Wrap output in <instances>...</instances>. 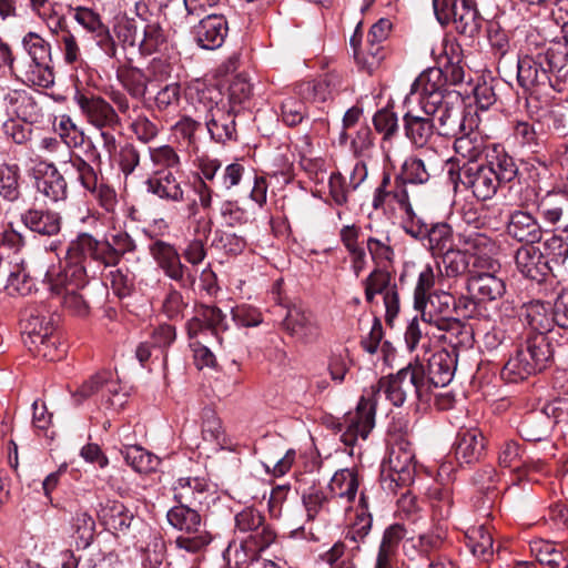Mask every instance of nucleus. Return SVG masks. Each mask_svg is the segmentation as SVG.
Segmentation results:
<instances>
[{
  "instance_id": "f257e3e1",
  "label": "nucleus",
  "mask_w": 568,
  "mask_h": 568,
  "mask_svg": "<svg viewBox=\"0 0 568 568\" xmlns=\"http://www.w3.org/2000/svg\"><path fill=\"white\" fill-rule=\"evenodd\" d=\"M415 88L420 89L416 98L420 110L437 120L439 135L454 138L462 132L473 131L477 120L470 109H466L462 97L456 91L442 89V71L438 69L422 73L415 80Z\"/></svg>"
},
{
  "instance_id": "f03ea898",
  "label": "nucleus",
  "mask_w": 568,
  "mask_h": 568,
  "mask_svg": "<svg viewBox=\"0 0 568 568\" xmlns=\"http://www.w3.org/2000/svg\"><path fill=\"white\" fill-rule=\"evenodd\" d=\"M185 97L197 116L204 120L213 141L225 143L235 138V115L219 89L196 80L187 87Z\"/></svg>"
},
{
  "instance_id": "7ed1b4c3",
  "label": "nucleus",
  "mask_w": 568,
  "mask_h": 568,
  "mask_svg": "<svg viewBox=\"0 0 568 568\" xmlns=\"http://www.w3.org/2000/svg\"><path fill=\"white\" fill-rule=\"evenodd\" d=\"M97 262L104 267H111L108 243L99 241L89 233H82L71 242L67 251L65 265L49 268V276L58 277L62 283L85 286L90 276H95L91 263Z\"/></svg>"
},
{
  "instance_id": "20e7f679",
  "label": "nucleus",
  "mask_w": 568,
  "mask_h": 568,
  "mask_svg": "<svg viewBox=\"0 0 568 568\" xmlns=\"http://www.w3.org/2000/svg\"><path fill=\"white\" fill-rule=\"evenodd\" d=\"M525 339L516 353L505 364L501 376L507 382L517 383L545 369L552 357L550 343L541 333H525Z\"/></svg>"
},
{
  "instance_id": "39448f33",
  "label": "nucleus",
  "mask_w": 568,
  "mask_h": 568,
  "mask_svg": "<svg viewBox=\"0 0 568 568\" xmlns=\"http://www.w3.org/2000/svg\"><path fill=\"white\" fill-rule=\"evenodd\" d=\"M375 396L383 392L386 398L396 407H400L408 398L429 400L430 397L423 384V363L415 361L386 378L379 379L376 386Z\"/></svg>"
},
{
  "instance_id": "423d86ee",
  "label": "nucleus",
  "mask_w": 568,
  "mask_h": 568,
  "mask_svg": "<svg viewBox=\"0 0 568 568\" xmlns=\"http://www.w3.org/2000/svg\"><path fill=\"white\" fill-rule=\"evenodd\" d=\"M420 312L422 322L436 327L445 334L438 338L449 344L464 343L466 336H458L465 332L463 323L452 317L455 308V298L446 292H434L420 305L415 307Z\"/></svg>"
},
{
  "instance_id": "0eeeda50",
  "label": "nucleus",
  "mask_w": 568,
  "mask_h": 568,
  "mask_svg": "<svg viewBox=\"0 0 568 568\" xmlns=\"http://www.w3.org/2000/svg\"><path fill=\"white\" fill-rule=\"evenodd\" d=\"M166 519L174 529L182 532L174 541L178 550L197 554L212 541L211 534L206 530L199 511L194 507L173 506L169 509Z\"/></svg>"
},
{
  "instance_id": "6e6552de",
  "label": "nucleus",
  "mask_w": 568,
  "mask_h": 568,
  "mask_svg": "<svg viewBox=\"0 0 568 568\" xmlns=\"http://www.w3.org/2000/svg\"><path fill=\"white\" fill-rule=\"evenodd\" d=\"M415 475V453L410 443L400 438L392 445L387 464L382 470L383 488L395 493L397 488L410 485Z\"/></svg>"
},
{
  "instance_id": "1a4fd4ad",
  "label": "nucleus",
  "mask_w": 568,
  "mask_h": 568,
  "mask_svg": "<svg viewBox=\"0 0 568 568\" xmlns=\"http://www.w3.org/2000/svg\"><path fill=\"white\" fill-rule=\"evenodd\" d=\"M375 390H366L354 412H348L339 424L341 440L346 446H354L361 438L365 440L375 426Z\"/></svg>"
},
{
  "instance_id": "9d476101",
  "label": "nucleus",
  "mask_w": 568,
  "mask_h": 568,
  "mask_svg": "<svg viewBox=\"0 0 568 568\" xmlns=\"http://www.w3.org/2000/svg\"><path fill=\"white\" fill-rule=\"evenodd\" d=\"M419 94L420 89L415 88L414 81L404 100L406 111L403 115L405 135L416 148L427 145L435 132L434 119L420 110V104L416 100Z\"/></svg>"
},
{
  "instance_id": "9b49d317",
  "label": "nucleus",
  "mask_w": 568,
  "mask_h": 568,
  "mask_svg": "<svg viewBox=\"0 0 568 568\" xmlns=\"http://www.w3.org/2000/svg\"><path fill=\"white\" fill-rule=\"evenodd\" d=\"M546 58L541 57L531 39L528 40L527 52L518 60L517 80L525 90L551 88L554 79L547 67Z\"/></svg>"
},
{
  "instance_id": "f8f14e48",
  "label": "nucleus",
  "mask_w": 568,
  "mask_h": 568,
  "mask_svg": "<svg viewBox=\"0 0 568 568\" xmlns=\"http://www.w3.org/2000/svg\"><path fill=\"white\" fill-rule=\"evenodd\" d=\"M149 251L159 267L171 280L182 286H189L194 283L195 277L189 271L190 268L182 264L180 254L173 244L156 240L150 244Z\"/></svg>"
},
{
  "instance_id": "ddd939ff",
  "label": "nucleus",
  "mask_w": 568,
  "mask_h": 568,
  "mask_svg": "<svg viewBox=\"0 0 568 568\" xmlns=\"http://www.w3.org/2000/svg\"><path fill=\"white\" fill-rule=\"evenodd\" d=\"M74 101L88 121L95 128H116L121 124L115 109L106 100L99 95H88L77 91Z\"/></svg>"
},
{
  "instance_id": "4468645a",
  "label": "nucleus",
  "mask_w": 568,
  "mask_h": 568,
  "mask_svg": "<svg viewBox=\"0 0 568 568\" xmlns=\"http://www.w3.org/2000/svg\"><path fill=\"white\" fill-rule=\"evenodd\" d=\"M456 362L455 354L440 349L430 355L426 366L423 364V384L429 397L434 388H443L453 381Z\"/></svg>"
},
{
  "instance_id": "2eb2a0df",
  "label": "nucleus",
  "mask_w": 568,
  "mask_h": 568,
  "mask_svg": "<svg viewBox=\"0 0 568 568\" xmlns=\"http://www.w3.org/2000/svg\"><path fill=\"white\" fill-rule=\"evenodd\" d=\"M237 531L248 534L243 541L253 547L254 550H262L268 547L274 538V532L264 525L263 515L254 508H245L235 516Z\"/></svg>"
},
{
  "instance_id": "dca6fc26",
  "label": "nucleus",
  "mask_w": 568,
  "mask_h": 568,
  "mask_svg": "<svg viewBox=\"0 0 568 568\" xmlns=\"http://www.w3.org/2000/svg\"><path fill=\"white\" fill-rule=\"evenodd\" d=\"M397 204L403 212L412 206L410 191L398 175L393 180L389 173L384 172L379 185L376 187L372 206L375 210H385L387 205Z\"/></svg>"
},
{
  "instance_id": "f3484780",
  "label": "nucleus",
  "mask_w": 568,
  "mask_h": 568,
  "mask_svg": "<svg viewBox=\"0 0 568 568\" xmlns=\"http://www.w3.org/2000/svg\"><path fill=\"white\" fill-rule=\"evenodd\" d=\"M32 174L36 190L42 196L54 203L67 199V181L54 163L40 162Z\"/></svg>"
},
{
  "instance_id": "a211bd4d",
  "label": "nucleus",
  "mask_w": 568,
  "mask_h": 568,
  "mask_svg": "<svg viewBox=\"0 0 568 568\" xmlns=\"http://www.w3.org/2000/svg\"><path fill=\"white\" fill-rule=\"evenodd\" d=\"M541 57L546 58L547 67L554 79V91L564 90V84L568 78V41L562 39L549 42H535Z\"/></svg>"
},
{
  "instance_id": "6ab92c4d",
  "label": "nucleus",
  "mask_w": 568,
  "mask_h": 568,
  "mask_svg": "<svg viewBox=\"0 0 568 568\" xmlns=\"http://www.w3.org/2000/svg\"><path fill=\"white\" fill-rule=\"evenodd\" d=\"M283 328L302 343H313L321 336V326L315 315L297 306L287 310Z\"/></svg>"
},
{
  "instance_id": "aec40b11",
  "label": "nucleus",
  "mask_w": 568,
  "mask_h": 568,
  "mask_svg": "<svg viewBox=\"0 0 568 568\" xmlns=\"http://www.w3.org/2000/svg\"><path fill=\"white\" fill-rule=\"evenodd\" d=\"M506 232L513 240L526 245L539 243L542 239L540 223L526 210L510 212L506 224Z\"/></svg>"
},
{
  "instance_id": "412c9836",
  "label": "nucleus",
  "mask_w": 568,
  "mask_h": 568,
  "mask_svg": "<svg viewBox=\"0 0 568 568\" xmlns=\"http://www.w3.org/2000/svg\"><path fill=\"white\" fill-rule=\"evenodd\" d=\"M462 183L471 190L478 200L491 199L498 189L503 185L495 178L490 170H486L481 164H468L462 174Z\"/></svg>"
},
{
  "instance_id": "4be33fe9",
  "label": "nucleus",
  "mask_w": 568,
  "mask_h": 568,
  "mask_svg": "<svg viewBox=\"0 0 568 568\" xmlns=\"http://www.w3.org/2000/svg\"><path fill=\"white\" fill-rule=\"evenodd\" d=\"M515 262L517 270L532 281L542 282L552 272V267L542 252L534 244L519 247L515 255Z\"/></svg>"
},
{
  "instance_id": "5701e85b",
  "label": "nucleus",
  "mask_w": 568,
  "mask_h": 568,
  "mask_svg": "<svg viewBox=\"0 0 568 568\" xmlns=\"http://www.w3.org/2000/svg\"><path fill=\"white\" fill-rule=\"evenodd\" d=\"M227 22L223 16L207 14L193 28L196 43L206 50L220 48L227 36Z\"/></svg>"
},
{
  "instance_id": "b1692460",
  "label": "nucleus",
  "mask_w": 568,
  "mask_h": 568,
  "mask_svg": "<svg viewBox=\"0 0 568 568\" xmlns=\"http://www.w3.org/2000/svg\"><path fill=\"white\" fill-rule=\"evenodd\" d=\"M22 224L41 236H55L62 227L60 213L44 207H30L21 214Z\"/></svg>"
},
{
  "instance_id": "393cba45",
  "label": "nucleus",
  "mask_w": 568,
  "mask_h": 568,
  "mask_svg": "<svg viewBox=\"0 0 568 568\" xmlns=\"http://www.w3.org/2000/svg\"><path fill=\"white\" fill-rule=\"evenodd\" d=\"M146 191L159 199L181 203L184 201V190L173 171L154 170L145 181Z\"/></svg>"
},
{
  "instance_id": "a878e982",
  "label": "nucleus",
  "mask_w": 568,
  "mask_h": 568,
  "mask_svg": "<svg viewBox=\"0 0 568 568\" xmlns=\"http://www.w3.org/2000/svg\"><path fill=\"white\" fill-rule=\"evenodd\" d=\"M467 288L473 298L479 303L495 301L505 293V283L491 272L473 274L467 282Z\"/></svg>"
},
{
  "instance_id": "bb28decb",
  "label": "nucleus",
  "mask_w": 568,
  "mask_h": 568,
  "mask_svg": "<svg viewBox=\"0 0 568 568\" xmlns=\"http://www.w3.org/2000/svg\"><path fill=\"white\" fill-rule=\"evenodd\" d=\"M485 452V438L478 428H464L457 434L455 457L460 465L478 462Z\"/></svg>"
},
{
  "instance_id": "cd10ccee",
  "label": "nucleus",
  "mask_w": 568,
  "mask_h": 568,
  "mask_svg": "<svg viewBox=\"0 0 568 568\" xmlns=\"http://www.w3.org/2000/svg\"><path fill=\"white\" fill-rule=\"evenodd\" d=\"M557 409H562V407L549 404L542 412L526 417L518 428L520 436L528 442H540L547 438L555 423L550 418V413L555 414Z\"/></svg>"
},
{
  "instance_id": "c85d7f7f",
  "label": "nucleus",
  "mask_w": 568,
  "mask_h": 568,
  "mask_svg": "<svg viewBox=\"0 0 568 568\" xmlns=\"http://www.w3.org/2000/svg\"><path fill=\"white\" fill-rule=\"evenodd\" d=\"M98 516L101 524L114 534H126L134 520L133 514L116 500H108L101 505Z\"/></svg>"
},
{
  "instance_id": "c756f323",
  "label": "nucleus",
  "mask_w": 568,
  "mask_h": 568,
  "mask_svg": "<svg viewBox=\"0 0 568 568\" xmlns=\"http://www.w3.org/2000/svg\"><path fill=\"white\" fill-rule=\"evenodd\" d=\"M537 196L538 194L534 189L527 187L521 205L529 207L531 204H536L537 210L546 222L550 224L559 222L564 214V196L555 192H547L540 200H537Z\"/></svg>"
},
{
  "instance_id": "7c9ffc66",
  "label": "nucleus",
  "mask_w": 568,
  "mask_h": 568,
  "mask_svg": "<svg viewBox=\"0 0 568 568\" xmlns=\"http://www.w3.org/2000/svg\"><path fill=\"white\" fill-rule=\"evenodd\" d=\"M368 506L364 494H361L359 504L356 510L355 520L348 526L344 540L342 544H346V548H351L352 551L358 550L361 542L365 540L372 529L373 518L367 511Z\"/></svg>"
},
{
  "instance_id": "2f4dec72",
  "label": "nucleus",
  "mask_w": 568,
  "mask_h": 568,
  "mask_svg": "<svg viewBox=\"0 0 568 568\" xmlns=\"http://www.w3.org/2000/svg\"><path fill=\"white\" fill-rule=\"evenodd\" d=\"M54 332V321L51 315H45L42 311H31L23 322V342L32 349L33 344L49 338Z\"/></svg>"
},
{
  "instance_id": "473e14b6",
  "label": "nucleus",
  "mask_w": 568,
  "mask_h": 568,
  "mask_svg": "<svg viewBox=\"0 0 568 568\" xmlns=\"http://www.w3.org/2000/svg\"><path fill=\"white\" fill-rule=\"evenodd\" d=\"M359 488V476L356 468H343L334 473L328 484L332 497L338 498L345 504L355 500Z\"/></svg>"
},
{
  "instance_id": "72a5a7b5",
  "label": "nucleus",
  "mask_w": 568,
  "mask_h": 568,
  "mask_svg": "<svg viewBox=\"0 0 568 568\" xmlns=\"http://www.w3.org/2000/svg\"><path fill=\"white\" fill-rule=\"evenodd\" d=\"M457 32L474 37L481 27V17L474 0H455L452 21Z\"/></svg>"
},
{
  "instance_id": "f704fd0d",
  "label": "nucleus",
  "mask_w": 568,
  "mask_h": 568,
  "mask_svg": "<svg viewBox=\"0 0 568 568\" xmlns=\"http://www.w3.org/2000/svg\"><path fill=\"white\" fill-rule=\"evenodd\" d=\"M207 487L204 478H179L173 486V498L178 505L194 507L203 503Z\"/></svg>"
},
{
  "instance_id": "c9c22d12",
  "label": "nucleus",
  "mask_w": 568,
  "mask_h": 568,
  "mask_svg": "<svg viewBox=\"0 0 568 568\" xmlns=\"http://www.w3.org/2000/svg\"><path fill=\"white\" fill-rule=\"evenodd\" d=\"M486 170H490L500 183L511 182L518 173V168L514 159L505 150L495 145L486 154V163L481 164Z\"/></svg>"
},
{
  "instance_id": "e433bc0d",
  "label": "nucleus",
  "mask_w": 568,
  "mask_h": 568,
  "mask_svg": "<svg viewBox=\"0 0 568 568\" xmlns=\"http://www.w3.org/2000/svg\"><path fill=\"white\" fill-rule=\"evenodd\" d=\"M19 78L29 87L50 88L54 83L52 60H29L20 69Z\"/></svg>"
},
{
  "instance_id": "4c0bfd02",
  "label": "nucleus",
  "mask_w": 568,
  "mask_h": 568,
  "mask_svg": "<svg viewBox=\"0 0 568 568\" xmlns=\"http://www.w3.org/2000/svg\"><path fill=\"white\" fill-rule=\"evenodd\" d=\"M44 281L53 294L63 295L62 303L67 308L72 310L79 315H84L87 313V302L83 296L78 293V290L83 286L73 285L70 281L59 283L60 281L58 277L53 278V276H49V268L45 272Z\"/></svg>"
},
{
  "instance_id": "58836bf2",
  "label": "nucleus",
  "mask_w": 568,
  "mask_h": 568,
  "mask_svg": "<svg viewBox=\"0 0 568 568\" xmlns=\"http://www.w3.org/2000/svg\"><path fill=\"white\" fill-rule=\"evenodd\" d=\"M466 545L471 554L483 561L494 556V539L485 525L471 526L465 531Z\"/></svg>"
},
{
  "instance_id": "ea45409f",
  "label": "nucleus",
  "mask_w": 568,
  "mask_h": 568,
  "mask_svg": "<svg viewBox=\"0 0 568 568\" xmlns=\"http://www.w3.org/2000/svg\"><path fill=\"white\" fill-rule=\"evenodd\" d=\"M71 536L78 548H88L95 536V520L87 510H77L70 519Z\"/></svg>"
},
{
  "instance_id": "a19ab883",
  "label": "nucleus",
  "mask_w": 568,
  "mask_h": 568,
  "mask_svg": "<svg viewBox=\"0 0 568 568\" xmlns=\"http://www.w3.org/2000/svg\"><path fill=\"white\" fill-rule=\"evenodd\" d=\"M120 453L125 463L141 474L152 473L160 465V458L140 445H124Z\"/></svg>"
},
{
  "instance_id": "79ce46f5",
  "label": "nucleus",
  "mask_w": 568,
  "mask_h": 568,
  "mask_svg": "<svg viewBox=\"0 0 568 568\" xmlns=\"http://www.w3.org/2000/svg\"><path fill=\"white\" fill-rule=\"evenodd\" d=\"M530 551L541 565L549 568H568L564 552L552 541L536 539L530 542Z\"/></svg>"
},
{
  "instance_id": "37998d69",
  "label": "nucleus",
  "mask_w": 568,
  "mask_h": 568,
  "mask_svg": "<svg viewBox=\"0 0 568 568\" xmlns=\"http://www.w3.org/2000/svg\"><path fill=\"white\" fill-rule=\"evenodd\" d=\"M455 138V152L463 159L467 160L469 164H476L475 162L480 158L485 150L483 138L473 131H466L463 135Z\"/></svg>"
},
{
  "instance_id": "c03bdc74",
  "label": "nucleus",
  "mask_w": 568,
  "mask_h": 568,
  "mask_svg": "<svg viewBox=\"0 0 568 568\" xmlns=\"http://www.w3.org/2000/svg\"><path fill=\"white\" fill-rule=\"evenodd\" d=\"M118 79L128 93L135 99L145 95L151 82L148 73L138 68H128L118 72Z\"/></svg>"
},
{
  "instance_id": "a18cd8bd",
  "label": "nucleus",
  "mask_w": 568,
  "mask_h": 568,
  "mask_svg": "<svg viewBox=\"0 0 568 568\" xmlns=\"http://www.w3.org/2000/svg\"><path fill=\"white\" fill-rule=\"evenodd\" d=\"M21 47L29 60H52L51 43L38 32H27L21 39Z\"/></svg>"
},
{
  "instance_id": "49530a36",
  "label": "nucleus",
  "mask_w": 568,
  "mask_h": 568,
  "mask_svg": "<svg viewBox=\"0 0 568 568\" xmlns=\"http://www.w3.org/2000/svg\"><path fill=\"white\" fill-rule=\"evenodd\" d=\"M405 184L416 185V184H425L429 181L430 173L425 164V162L417 156L407 158L400 172L397 174Z\"/></svg>"
},
{
  "instance_id": "de8ad7c7",
  "label": "nucleus",
  "mask_w": 568,
  "mask_h": 568,
  "mask_svg": "<svg viewBox=\"0 0 568 568\" xmlns=\"http://www.w3.org/2000/svg\"><path fill=\"white\" fill-rule=\"evenodd\" d=\"M365 300L367 303H373L377 294L383 296L388 293V290L396 286L392 284V276L388 272L375 268L364 281Z\"/></svg>"
},
{
  "instance_id": "09e8293b",
  "label": "nucleus",
  "mask_w": 568,
  "mask_h": 568,
  "mask_svg": "<svg viewBox=\"0 0 568 568\" xmlns=\"http://www.w3.org/2000/svg\"><path fill=\"white\" fill-rule=\"evenodd\" d=\"M549 305L541 302H532L526 307V320L530 326V331L526 333H541L546 335V332L550 329L552 316L550 317L548 311Z\"/></svg>"
},
{
  "instance_id": "8fccbe9b",
  "label": "nucleus",
  "mask_w": 568,
  "mask_h": 568,
  "mask_svg": "<svg viewBox=\"0 0 568 568\" xmlns=\"http://www.w3.org/2000/svg\"><path fill=\"white\" fill-rule=\"evenodd\" d=\"M432 254L438 255L453 247V232L452 227L446 223H437L429 229L425 240Z\"/></svg>"
},
{
  "instance_id": "3c124183",
  "label": "nucleus",
  "mask_w": 568,
  "mask_h": 568,
  "mask_svg": "<svg viewBox=\"0 0 568 568\" xmlns=\"http://www.w3.org/2000/svg\"><path fill=\"white\" fill-rule=\"evenodd\" d=\"M465 254L476 256L478 261H486L496 252L495 242L485 234L471 233L465 236Z\"/></svg>"
},
{
  "instance_id": "603ef678",
  "label": "nucleus",
  "mask_w": 568,
  "mask_h": 568,
  "mask_svg": "<svg viewBox=\"0 0 568 568\" xmlns=\"http://www.w3.org/2000/svg\"><path fill=\"white\" fill-rule=\"evenodd\" d=\"M392 31V22L388 19L382 18L372 26L367 40L371 43L372 61L368 63L367 70L372 72L373 68L379 63L383 55H378L379 48L376 44L385 41Z\"/></svg>"
},
{
  "instance_id": "864d4df0",
  "label": "nucleus",
  "mask_w": 568,
  "mask_h": 568,
  "mask_svg": "<svg viewBox=\"0 0 568 568\" xmlns=\"http://www.w3.org/2000/svg\"><path fill=\"white\" fill-rule=\"evenodd\" d=\"M111 266H115L125 253L133 252L136 247L134 240L124 231H118L105 240Z\"/></svg>"
},
{
  "instance_id": "5fc2aeb1",
  "label": "nucleus",
  "mask_w": 568,
  "mask_h": 568,
  "mask_svg": "<svg viewBox=\"0 0 568 568\" xmlns=\"http://www.w3.org/2000/svg\"><path fill=\"white\" fill-rule=\"evenodd\" d=\"M468 266L466 254L459 250H447L442 253L438 262L439 272L447 277H455L463 274Z\"/></svg>"
},
{
  "instance_id": "6e6d98bb",
  "label": "nucleus",
  "mask_w": 568,
  "mask_h": 568,
  "mask_svg": "<svg viewBox=\"0 0 568 568\" xmlns=\"http://www.w3.org/2000/svg\"><path fill=\"white\" fill-rule=\"evenodd\" d=\"M19 168L16 164L0 166V195L8 201H16L19 195Z\"/></svg>"
},
{
  "instance_id": "4d7b16f0",
  "label": "nucleus",
  "mask_w": 568,
  "mask_h": 568,
  "mask_svg": "<svg viewBox=\"0 0 568 568\" xmlns=\"http://www.w3.org/2000/svg\"><path fill=\"white\" fill-rule=\"evenodd\" d=\"M149 156L155 170L175 172L180 168V156L170 145L149 148Z\"/></svg>"
},
{
  "instance_id": "13d9d810",
  "label": "nucleus",
  "mask_w": 568,
  "mask_h": 568,
  "mask_svg": "<svg viewBox=\"0 0 568 568\" xmlns=\"http://www.w3.org/2000/svg\"><path fill=\"white\" fill-rule=\"evenodd\" d=\"M523 463V450L519 443L513 439L505 440L498 453L499 466L519 471L521 470Z\"/></svg>"
},
{
  "instance_id": "bf43d9fd",
  "label": "nucleus",
  "mask_w": 568,
  "mask_h": 568,
  "mask_svg": "<svg viewBox=\"0 0 568 568\" xmlns=\"http://www.w3.org/2000/svg\"><path fill=\"white\" fill-rule=\"evenodd\" d=\"M55 131L61 138V142L70 146H81L84 141L83 131L75 124L69 115H61L55 126Z\"/></svg>"
},
{
  "instance_id": "052dcab7",
  "label": "nucleus",
  "mask_w": 568,
  "mask_h": 568,
  "mask_svg": "<svg viewBox=\"0 0 568 568\" xmlns=\"http://www.w3.org/2000/svg\"><path fill=\"white\" fill-rule=\"evenodd\" d=\"M164 42L163 30L158 23H146L143 26V38L139 42L140 51L143 54H152L159 51Z\"/></svg>"
},
{
  "instance_id": "680f3d73",
  "label": "nucleus",
  "mask_w": 568,
  "mask_h": 568,
  "mask_svg": "<svg viewBox=\"0 0 568 568\" xmlns=\"http://www.w3.org/2000/svg\"><path fill=\"white\" fill-rule=\"evenodd\" d=\"M202 436L206 442L215 443L220 447L223 446L224 433L222 423L216 414L209 408L203 412Z\"/></svg>"
},
{
  "instance_id": "e2e57ef3",
  "label": "nucleus",
  "mask_w": 568,
  "mask_h": 568,
  "mask_svg": "<svg viewBox=\"0 0 568 568\" xmlns=\"http://www.w3.org/2000/svg\"><path fill=\"white\" fill-rule=\"evenodd\" d=\"M13 271L10 272L6 290L10 295H27L32 291L33 283L23 271L22 265H14Z\"/></svg>"
},
{
  "instance_id": "0e129e2a",
  "label": "nucleus",
  "mask_w": 568,
  "mask_h": 568,
  "mask_svg": "<svg viewBox=\"0 0 568 568\" xmlns=\"http://www.w3.org/2000/svg\"><path fill=\"white\" fill-rule=\"evenodd\" d=\"M436 282V275L433 266L426 265L420 271L417 283L414 290V305L415 307L420 305L429 295H433L430 292Z\"/></svg>"
},
{
  "instance_id": "69168bd1",
  "label": "nucleus",
  "mask_w": 568,
  "mask_h": 568,
  "mask_svg": "<svg viewBox=\"0 0 568 568\" xmlns=\"http://www.w3.org/2000/svg\"><path fill=\"white\" fill-rule=\"evenodd\" d=\"M282 119L288 126L297 125L306 114L304 102L295 97H288L281 104Z\"/></svg>"
},
{
  "instance_id": "338daca9",
  "label": "nucleus",
  "mask_w": 568,
  "mask_h": 568,
  "mask_svg": "<svg viewBox=\"0 0 568 568\" xmlns=\"http://www.w3.org/2000/svg\"><path fill=\"white\" fill-rule=\"evenodd\" d=\"M404 213L403 229L405 233L415 240L424 242L430 227L414 212L413 206L409 210H405Z\"/></svg>"
},
{
  "instance_id": "774afa93",
  "label": "nucleus",
  "mask_w": 568,
  "mask_h": 568,
  "mask_svg": "<svg viewBox=\"0 0 568 568\" xmlns=\"http://www.w3.org/2000/svg\"><path fill=\"white\" fill-rule=\"evenodd\" d=\"M130 128L136 139L143 143H149L155 139L159 133V125L144 114H139L132 120Z\"/></svg>"
}]
</instances>
